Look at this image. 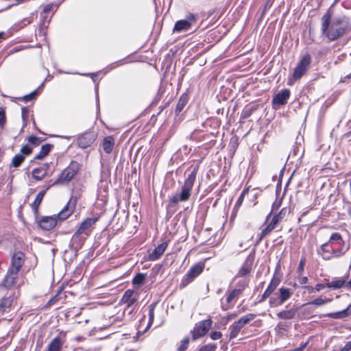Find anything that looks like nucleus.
<instances>
[{"mask_svg": "<svg viewBox=\"0 0 351 351\" xmlns=\"http://www.w3.org/2000/svg\"><path fill=\"white\" fill-rule=\"evenodd\" d=\"M7 290L3 287H0V297L1 299L0 300V313H3L8 311L12 304L13 298L11 294H6L4 295V292Z\"/></svg>", "mask_w": 351, "mask_h": 351, "instance_id": "nucleus-13", "label": "nucleus"}, {"mask_svg": "<svg viewBox=\"0 0 351 351\" xmlns=\"http://www.w3.org/2000/svg\"><path fill=\"white\" fill-rule=\"evenodd\" d=\"M63 343L64 341L60 336L56 337L51 341L45 351H62Z\"/></svg>", "mask_w": 351, "mask_h": 351, "instance_id": "nucleus-19", "label": "nucleus"}, {"mask_svg": "<svg viewBox=\"0 0 351 351\" xmlns=\"http://www.w3.org/2000/svg\"><path fill=\"white\" fill-rule=\"evenodd\" d=\"M217 348L215 344H207L201 347L197 351H215Z\"/></svg>", "mask_w": 351, "mask_h": 351, "instance_id": "nucleus-46", "label": "nucleus"}, {"mask_svg": "<svg viewBox=\"0 0 351 351\" xmlns=\"http://www.w3.org/2000/svg\"><path fill=\"white\" fill-rule=\"evenodd\" d=\"M210 337L213 340H217L222 337V333L219 331H214L210 333Z\"/></svg>", "mask_w": 351, "mask_h": 351, "instance_id": "nucleus-53", "label": "nucleus"}, {"mask_svg": "<svg viewBox=\"0 0 351 351\" xmlns=\"http://www.w3.org/2000/svg\"><path fill=\"white\" fill-rule=\"evenodd\" d=\"M308 282V278L306 276L301 277L299 278V282L301 285H305Z\"/></svg>", "mask_w": 351, "mask_h": 351, "instance_id": "nucleus-62", "label": "nucleus"}, {"mask_svg": "<svg viewBox=\"0 0 351 351\" xmlns=\"http://www.w3.org/2000/svg\"><path fill=\"white\" fill-rule=\"evenodd\" d=\"M123 64V60H119V61H117V62H114L113 63H112L111 64H110L107 69H108L109 70H112L120 65H122Z\"/></svg>", "mask_w": 351, "mask_h": 351, "instance_id": "nucleus-56", "label": "nucleus"}, {"mask_svg": "<svg viewBox=\"0 0 351 351\" xmlns=\"http://www.w3.org/2000/svg\"><path fill=\"white\" fill-rule=\"evenodd\" d=\"M5 110L3 108L0 107V126H3L5 123Z\"/></svg>", "mask_w": 351, "mask_h": 351, "instance_id": "nucleus-52", "label": "nucleus"}, {"mask_svg": "<svg viewBox=\"0 0 351 351\" xmlns=\"http://www.w3.org/2000/svg\"><path fill=\"white\" fill-rule=\"evenodd\" d=\"M188 103V97L187 95H182L178 104H177V106H176V112L177 114H179L180 112H182V110L184 109V108L185 107V106L186 105V104Z\"/></svg>", "mask_w": 351, "mask_h": 351, "instance_id": "nucleus-31", "label": "nucleus"}, {"mask_svg": "<svg viewBox=\"0 0 351 351\" xmlns=\"http://www.w3.org/2000/svg\"><path fill=\"white\" fill-rule=\"evenodd\" d=\"M52 145L51 144H45L43 145L40 152L36 155L34 157L35 160H42L51 151Z\"/></svg>", "mask_w": 351, "mask_h": 351, "instance_id": "nucleus-28", "label": "nucleus"}, {"mask_svg": "<svg viewBox=\"0 0 351 351\" xmlns=\"http://www.w3.org/2000/svg\"><path fill=\"white\" fill-rule=\"evenodd\" d=\"M305 263H306V258L303 256L300 258V263H299V265H298V267L297 269L299 274H302L303 273V271L304 270Z\"/></svg>", "mask_w": 351, "mask_h": 351, "instance_id": "nucleus-45", "label": "nucleus"}, {"mask_svg": "<svg viewBox=\"0 0 351 351\" xmlns=\"http://www.w3.org/2000/svg\"><path fill=\"white\" fill-rule=\"evenodd\" d=\"M280 282V280L278 278L273 277L265 290L271 294L279 285Z\"/></svg>", "mask_w": 351, "mask_h": 351, "instance_id": "nucleus-37", "label": "nucleus"}, {"mask_svg": "<svg viewBox=\"0 0 351 351\" xmlns=\"http://www.w3.org/2000/svg\"><path fill=\"white\" fill-rule=\"evenodd\" d=\"M51 184H49L45 190H43L38 193L37 196L36 197V199H34V202L32 204V209L36 212L38 210V208L42 202V200L45 195L46 191L51 186Z\"/></svg>", "mask_w": 351, "mask_h": 351, "instance_id": "nucleus-25", "label": "nucleus"}, {"mask_svg": "<svg viewBox=\"0 0 351 351\" xmlns=\"http://www.w3.org/2000/svg\"><path fill=\"white\" fill-rule=\"evenodd\" d=\"M296 314V310L291 308L289 310L281 311L277 313V317L282 319H291L294 318Z\"/></svg>", "mask_w": 351, "mask_h": 351, "instance_id": "nucleus-27", "label": "nucleus"}, {"mask_svg": "<svg viewBox=\"0 0 351 351\" xmlns=\"http://www.w3.org/2000/svg\"><path fill=\"white\" fill-rule=\"evenodd\" d=\"M168 243L165 241L160 245H158L152 253L149 254L148 259L151 261H155L159 259L161 256L164 254L165 251L167 247Z\"/></svg>", "mask_w": 351, "mask_h": 351, "instance_id": "nucleus-17", "label": "nucleus"}, {"mask_svg": "<svg viewBox=\"0 0 351 351\" xmlns=\"http://www.w3.org/2000/svg\"><path fill=\"white\" fill-rule=\"evenodd\" d=\"M189 337H184L180 343V345L178 346L177 348V351H185L189 346Z\"/></svg>", "mask_w": 351, "mask_h": 351, "instance_id": "nucleus-43", "label": "nucleus"}, {"mask_svg": "<svg viewBox=\"0 0 351 351\" xmlns=\"http://www.w3.org/2000/svg\"><path fill=\"white\" fill-rule=\"evenodd\" d=\"M291 92L289 89H284L279 91L272 99V104L274 107L284 106L289 99Z\"/></svg>", "mask_w": 351, "mask_h": 351, "instance_id": "nucleus-15", "label": "nucleus"}, {"mask_svg": "<svg viewBox=\"0 0 351 351\" xmlns=\"http://www.w3.org/2000/svg\"><path fill=\"white\" fill-rule=\"evenodd\" d=\"M145 280V274L142 273L137 274L132 279L134 286H141Z\"/></svg>", "mask_w": 351, "mask_h": 351, "instance_id": "nucleus-39", "label": "nucleus"}, {"mask_svg": "<svg viewBox=\"0 0 351 351\" xmlns=\"http://www.w3.org/2000/svg\"><path fill=\"white\" fill-rule=\"evenodd\" d=\"M256 317V315L254 313H248L241 317L239 320H237V322L241 326L243 327L246 324H249L251 321H252Z\"/></svg>", "mask_w": 351, "mask_h": 351, "instance_id": "nucleus-33", "label": "nucleus"}, {"mask_svg": "<svg viewBox=\"0 0 351 351\" xmlns=\"http://www.w3.org/2000/svg\"><path fill=\"white\" fill-rule=\"evenodd\" d=\"M282 201L276 199L272 204L271 212L276 211L281 206Z\"/></svg>", "mask_w": 351, "mask_h": 351, "instance_id": "nucleus-55", "label": "nucleus"}, {"mask_svg": "<svg viewBox=\"0 0 351 351\" xmlns=\"http://www.w3.org/2000/svg\"><path fill=\"white\" fill-rule=\"evenodd\" d=\"M276 224L271 221V222L265 227L261 233V239L266 237L267 234H269L276 227Z\"/></svg>", "mask_w": 351, "mask_h": 351, "instance_id": "nucleus-41", "label": "nucleus"}, {"mask_svg": "<svg viewBox=\"0 0 351 351\" xmlns=\"http://www.w3.org/2000/svg\"><path fill=\"white\" fill-rule=\"evenodd\" d=\"M72 212L73 210L69 208L68 204L57 215L43 217L39 221V226L44 230H51L56 226L58 219L65 220L71 215Z\"/></svg>", "mask_w": 351, "mask_h": 351, "instance_id": "nucleus-4", "label": "nucleus"}, {"mask_svg": "<svg viewBox=\"0 0 351 351\" xmlns=\"http://www.w3.org/2000/svg\"><path fill=\"white\" fill-rule=\"evenodd\" d=\"M254 263V256L249 255L246 259L245 263L243 264L241 267L239 269L238 274L236 276L237 277H245L248 275L252 269V265Z\"/></svg>", "mask_w": 351, "mask_h": 351, "instance_id": "nucleus-16", "label": "nucleus"}, {"mask_svg": "<svg viewBox=\"0 0 351 351\" xmlns=\"http://www.w3.org/2000/svg\"><path fill=\"white\" fill-rule=\"evenodd\" d=\"M326 286V285L322 284V283H317L315 286V290L317 291H319L321 289H324Z\"/></svg>", "mask_w": 351, "mask_h": 351, "instance_id": "nucleus-61", "label": "nucleus"}, {"mask_svg": "<svg viewBox=\"0 0 351 351\" xmlns=\"http://www.w3.org/2000/svg\"><path fill=\"white\" fill-rule=\"evenodd\" d=\"M197 16L194 14H189L186 16L185 21H188L190 22V25L192 26L193 23L197 21Z\"/></svg>", "mask_w": 351, "mask_h": 351, "instance_id": "nucleus-48", "label": "nucleus"}, {"mask_svg": "<svg viewBox=\"0 0 351 351\" xmlns=\"http://www.w3.org/2000/svg\"><path fill=\"white\" fill-rule=\"evenodd\" d=\"M60 3L61 2H53L48 3L43 7V10L42 12H44V14H47L49 12H52L53 14H54L57 11Z\"/></svg>", "mask_w": 351, "mask_h": 351, "instance_id": "nucleus-30", "label": "nucleus"}, {"mask_svg": "<svg viewBox=\"0 0 351 351\" xmlns=\"http://www.w3.org/2000/svg\"><path fill=\"white\" fill-rule=\"evenodd\" d=\"M328 243H338L342 245V247L345 244V241L343 240V238L340 233L339 232H333L328 241Z\"/></svg>", "mask_w": 351, "mask_h": 351, "instance_id": "nucleus-32", "label": "nucleus"}, {"mask_svg": "<svg viewBox=\"0 0 351 351\" xmlns=\"http://www.w3.org/2000/svg\"><path fill=\"white\" fill-rule=\"evenodd\" d=\"M191 26L190 25V22L188 21L180 20L178 21L174 25L173 32H180L182 31H187L190 29Z\"/></svg>", "mask_w": 351, "mask_h": 351, "instance_id": "nucleus-24", "label": "nucleus"}, {"mask_svg": "<svg viewBox=\"0 0 351 351\" xmlns=\"http://www.w3.org/2000/svg\"><path fill=\"white\" fill-rule=\"evenodd\" d=\"M293 295V291L289 288L280 287L277 293H275L269 300V305L271 308L278 307L282 305L289 300Z\"/></svg>", "mask_w": 351, "mask_h": 351, "instance_id": "nucleus-7", "label": "nucleus"}, {"mask_svg": "<svg viewBox=\"0 0 351 351\" xmlns=\"http://www.w3.org/2000/svg\"><path fill=\"white\" fill-rule=\"evenodd\" d=\"M199 169V165H195L190 173L188 174L185 179L181 189L178 193H175L170 198V202L176 205L179 202H186L189 199L191 195V191L196 180L197 173Z\"/></svg>", "mask_w": 351, "mask_h": 351, "instance_id": "nucleus-2", "label": "nucleus"}, {"mask_svg": "<svg viewBox=\"0 0 351 351\" xmlns=\"http://www.w3.org/2000/svg\"><path fill=\"white\" fill-rule=\"evenodd\" d=\"M51 16H49L47 14H44V12H42L40 13V27L42 29L47 28L51 21Z\"/></svg>", "mask_w": 351, "mask_h": 351, "instance_id": "nucleus-36", "label": "nucleus"}, {"mask_svg": "<svg viewBox=\"0 0 351 351\" xmlns=\"http://www.w3.org/2000/svg\"><path fill=\"white\" fill-rule=\"evenodd\" d=\"M12 36V34L10 31L8 32H0V43L3 40L8 39Z\"/></svg>", "mask_w": 351, "mask_h": 351, "instance_id": "nucleus-50", "label": "nucleus"}, {"mask_svg": "<svg viewBox=\"0 0 351 351\" xmlns=\"http://www.w3.org/2000/svg\"><path fill=\"white\" fill-rule=\"evenodd\" d=\"M213 321L210 319L200 321L195 324L191 331L193 340H196L204 336L212 326Z\"/></svg>", "mask_w": 351, "mask_h": 351, "instance_id": "nucleus-10", "label": "nucleus"}, {"mask_svg": "<svg viewBox=\"0 0 351 351\" xmlns=\"http://www.w3.org/2000/svg\"><path fill=\"white\" fill-rule=\"evenodd\" d=\"M287 212L288 209L287 208H282L281 210L277 215H275L273 217L271 221L277 225L285 217Z\"/></svg>", "mask_w": 351, "mask_h": 351, "instance_id": "nucleus-35", "label": "nucleus"}, {"mask_svg": "<svg viewBox=\"0 0 351 351\" xmlns=\"http://www.w3.org/2000/svg\"><path fill=\"white\" fill-rule=\"evenodd\" d=\"M31 153L32 148L28 145H25L21 148V152L19 154H22L25 156L29 155Z\"/></svg>", "mask_w": 351, "mask_h": 351, "instance_id": "nucleus-47", "label": "nucleus"}, {"mask_svg": "<svg viewBox=\"0 0 351 351\" xmlns=\"http://www.w3.org/2000/svg\"><path fill=\"white\" fill-rule=\"evenodd\" d=\"M240 294L241 293L235 289L230 291L227 295L226 303L222 305V309L223 311H226L232 308L233 306V304H232L233 300L238 298Z\"/></svg>", "mask_w": 351, "mask_h": 351, "instance_id": "nucleus-21", "label": "nucleus"}, {"mask_svg": "<svg viewBox=\"0 0 351 351\" xmlns=\"http://www.w3.org/2000/svg\"><path fill=\"white\" fill-rule=\"evenodd\" d=\"M348 248L344 250L343 247H341L337 250H334L329 245L328 242L322 244L317 249V254L320 255L323 259L328 261L332 257H340L345 254Z\"/></svg>", "mask_w": 351, "mask_h": 351, "instance_id": "nucleus-8", "label": "nucleus"}, {"mask_svg": "<svg viewBox=\"0 0 351 351\" xmlns=\"http://www.w3.org/2000/svg\"><path fill=\"white\" fill-rule=\"evenodd\" d=\"M31 23V21L28 19H25L21 21V23H23V25L21 27L25 26L27 24H29Z\"/></svg>", "mask_w": 351, "mask_h": 351, "instance_id": "nucleus-64", "label": "nucleus"}, {"mask_svg": "<svg viewBox=\"0 0 351 351\" xmlns=\"http://www.w3.org/2000/svg\"><path fill=\"white\" fill-rule=\"evenodd\" d=\"M331 15L326 13L322 18V32L330 40H335L342 36L345 32L350 29L349 18L346 16L335 18L330 25Z\"/></svg>", "mask_w": 351, "mask_h": 351, "instance_id": "nucleus-1", "label": "nucleus"}, {"mask_svg": "<svg viewBox=\"0 0 351 351\" xmlns=\"http://www.w3.org/2000/svg\"><path fill=\"white\" fill-rule=\"evenodd\" d=\"M347 280L346 277L334 278L330 282L326 284L328 288L337 289L342 287L346 288Z\"/></svg>", "mask_w": 351, "mask_h": 351, "instance_id": "nucleus-18", "label": "nucleus"}, {"mask_svg": "<svg viewBox=\"0 0 351 351\" xmlns=\"http://www.w3.org/2000/svg\"><path fill=\"white\" fill-rule=\"evenodd\" d=\"M248 282L249 280L247 278L241 279L236 283L234 289L241 293L248 286Z\"/></svg>", "mask_w": 351, "mask_h": 351, "instance_id": "nucleus-38", "label": "nucleus"}, {"mask_svg": "<svg viewBox=\"0 0 351 351\" xmlns=\"http://www.w3.org/2000/svg\"><path fill=\"white\" fill-rule=\"evenodd\" d=\"M311 63V56L308 53L304 54L300 61L298 62L297 66L294 69L293 73L292 74V77L289 79L288 84H292V80H300L308 71Z\"/></svg>", "mask_w": 351, "mask_h": 351, "instance_id": "nucleus-6", "label": "nucleus"}, {"mask_svg": "<svg viewBox=\"0 0 351 351\" xmlns=\"http://www.w3.org/2000/svg\"><path fill=\"white\" fill-rule=\"evenodd\" d=\"M332 301V298H327L326 297H318L315 299H314L313 300L308 302L306 304L307 305H315L316 306H324L329 302H330Z\"/></svg>", "mask_w": 351, "mask_h": 351, "instance_id": "nucleus-29", "label": "nucleus"}, {"mask_svg": "<svg viewBox=\"0 0 351 351\" xmlns=\"http://www.w3.org/2000/svg\"><path fill=\"white\" fill-rule=\"evenodd\" d=\"M271 295V294L270 293H269L267 291L265 290L261 298L260 302L265 301Z\"/></svg>", "mask_w": 351, "mask_h": 351, "instance_id": "nucleus-58", "label": "nucleus"}, {"mask_svg": "<svg viewBox=\"0 0 351 351\" xmlns=\"http://www.w3.org/2000/svg\"><path fill=\"white\" fill-rule=\"evenodd\" d=\"M287 326H287V323L280 322L277 324L276 329L278 332L285 331L287 329Z\"/></svg>", "mask_w": 351, "mask_h": 351, "instance_id": "nucleus-49", "label": "nucleus"}, {"mask_svg": "<svg viewBox=\"0 0 351 351\" xmlns=\"http://www.w3.org/2000/svg\"><path fill=\"white\" fill-rule=\"evenodd\" d=\"M95 139L96 135L94 132H85L78 137L77 145L80 147L85 149L90 147L95 142Z\"/></svg>", "mask_w": 351, "mask_h": 351, "instance_id": "nucleus-14", "label": "nucleus"}, {"mask_svg": "<svg viewBox=\"0 0 351 351\" xmlns=\"http://www.w3.org/2000/svg\"><path fill=\"white\" fill-rule=\"evenodd\" d=\"M139 298V293L138 291L133 289L126 290L121 300V303L126 304L127 307L130 308L135 305Z\"/></svg>", "mask_w": 351, "mask_h": 351, "instance_id": "nucleus-12", "label": "nucleus"}, {"mask_svg": "<svg viewBox=\"0 0 351 351\" xmlns=\"http://www.w3.org/2000/svg\"><path fill=\"white\" fill-rule=\"evenodd\" d=\"M80 168V165L77 161H71L69 165L66 167L58 176V179L51 185L58 184H66L69 182L77 174Z\"/></svg>", "mask_w": 351, "mask_h": 351, "instance_id": "nucleus-5", "label": "nucleus"}, {"mask_svg": "<svg viewBox=\"0 0 351 351\" xmlns=\"http://www.w3.org/2000/svg\"><path fill=\"white\" fill-rule=\"evenodd\" d=\"M351 315V304L346 308L339 312L327 313L326 316L333 319H343Z\"/></svg>", "mask_w": 351, "mask_h": 351, "instance_id": "nucleus-22", "label": "nucleus"}, {"mask_svg": "<svg viewBox=\"0 0 351 351\" xmlns=\"http://www.w3.org/2000/svg\"><path fill=\"white\" fill-rule=\"evenodd\" d=\"M156 304H152L149 306V322L152 323L154 318V308H155Z\"/></svg>", "mask_w": 351, "mask_h": 351, "instance_id": "nucleus-44", "label": "nucleus"}, {"mask_svg": "<svg viewBox=\"0 0 351 351\" xmlns=\"http://www.w3.org/2000/svg\"><path fill=\"white\" fill-rule=\"evenodd\" d=\"M304 289L307 290L309 293H313L315 291V287H313L311 286H304Z\"/></svg>", "mask_w": 351, "mask_h": 351, "instance_id": "nucleus-63", "label": "nucleus"}, {"mask_svg": "<svg viewBox=\"0 0 351 351\" xmlns=\"http://www.w3.org/2000/svg\"><path fill=\"white\" fill-rule=\"evenodd\" d=\"M27 140L30 143L35 145H38L40 142L39 138L35 136H29Z\"/></svg>", "mask_w": 351, "mask_h": 351, "instance_id": "nucleus-54", "label": "nucleus"}, {"mask_svg": "<svg viewBox=\"0 0 351 351\" xmlns=\"http://www.w3.org/2000/svg\"><path fill=\"white\" fill-rule=\"evenodd\" d=\"M344 351H350L351 350V341H349L346 343V344L343 346Z\"/></svg>", "mask_w": 351, "mask_h": 351, "instance_id": "nucleus-60", "label": "nucleus"}, {"mask_svg": "<svg viewBox=\"0 0 351 351\" xmlns=\"http://www.w3.org/2000/svg\"><path fill=\"white\" fill-rule=\"evenodd\" d=\"M108 187L107 183L101 181L99 185V192L101 193L102 191H104L105 193H106L108 192Z\"/></svg>", "mask_w": 351, "mask_h": 351, "instance_id": "nucleus-51", "label": "nucleus"}, {"mask_svg": "<svg viewBox=\"0 0 351 351\" xmlns=\"http://www.w3.org/2000/svg\"><path fill=\"white\" fill-rule=\"evenodd\" d=\"M243 326H241L238 322H234L232 324H231L229 327L230 330V335H229V339H233L236 338L239 333L240 332L241 330L242 329Z\"/></svg>", "mask_w": 351, "mask_h": 351, "instance_id": "nucleus-26", "label": "nucleus"}, {"mask_svg": "<svg viewBox=\"0 0 351 351\" xmlns=\"http://www.w3.org/2000/svg\"><path fill=\"white\" fill-rule=\"evenodd\" d=\"M255 109L256 108L254 107H245L241 112V119H246L249 118L254 112Z\"/></svg>", "mask_w": 351, "mask_h": 351, "instance_id": "nucleus-42", "label": "nucleus"}, {"mask_svg": "<svg viewBox=\"0 0 351 351\" xmlns=\"http://www.w3.org/2000/svg\"><path fill=\"white\" fill-rule=\"evenodd\" d=\"M203 269L204 265L199 263L192 266L183 276L180 284V287L184 288L193 282L203 271Z\"/></svg>", "mask_w": 351, "mask_h": 351, "instance_id": "nucleus-11", "label": "nucleus"}, {"mask_svg": "<svg viewBox=\"0 0 351 351\" xmlns=\"http://www.w3.org/2000/svg\"><path fill=\"white\" fill-rule=\"evenodd\" d=\"M25 156L22 154H16L12 160V165L14 167H19L25 160Z\"/></svg>", "mask_w": 351, "mask_h": 351, "instance_id": "nucleus-40", "label": "nucleus"}, {"mask_svg": "<svg viewBox=\"0 0 351 351\" xmlns=\"http://www.w3.org/2000/svg\"><path fill=\"white\" fill-rule=\"evenodd\" d=\"M98 217H88L84 220L77 230L73 235L72 240L75 241L80 237L84 236V238L88 237L93 230V226L97 221Z\"/></svg>", "mask_w": 351, "mask_h": 351, "instance_id": "nucleus-9", "label": "nucleus"}, {"mask_svg": "<svg viewBox=\"0 0 351 351\" xmlns=\"http://www.w3.org/2000/svg\"><path fill=\"white\" fill-rule=\"evenodd\" d=\"M24 254L21 252L14 253L12 257L11 265L4 279L6 287H12L15 284L17 274L23 264Z\"/></svg>", "mask_w": 351, "mask_h": 351, "instance_id": "nucleus-3", "label": "nucleus"}, {"mask_svg": "<svg viewBox=\"0 0 351 351\" xmlns=\"http://www.w3.org/2000/svg\"><path fill=\"white\" fill-rule=\"evenodd\" d=\"M43 86V83L37 89H36L31 93L25 95L23 97V100L25 102H29V101L33 100L41 92Z\"/></svg>", "mask_w": 351, "mask_h": 351, "instance_id": "nucleus-34", "label": "nucleus"}, {"mask_svg": "<svg viewBox=\"0 0 351 351\" xmlns=\"http://www.w3.org/2000/svg\"><path fill=\"white\" fill-rule=\"evenodd\" d=\"M244 197H243V195H240L236 202L235 206L239 207L242 204Z\"/></svg>", "mask_w": 351, "mask_h": 351, "instance_id": "nucleus-59", "label": "nucleus"}, {"mask_svg": "<svg viewBox=\"0 0 351 351\" xmlns=\"http://www.w3.org/2000/svg\"><path fill=\"white\" fill-rule=\"evenodd\" d=\"M114 146V139L112 136L105 137L102 142V148L106 154H110Z\"/></svg>", "mask_w": 351, "mask_h": 351, "instance_id": "nucleus-23", "label": "nucleus"}, {"mask_svg": "<svg viewBox=\"0 0 351 351\" xmlns=\"http://www.w3.org/2000/svg\"><path fill=\"white\" fill-rule=\"evenodd\" d=\"M28 113H29V110H28L27 108L23 107L21 108V114H22V117L23 119H25V118H27L28 117Z\"/></svg>", "mask_w": 351, "mask_h": 351, "instance_id": "nucleus-57", "label": "nucleus"}, {"mask_svg": "<svg viewBox=\"0 0 351 351\" xmlns=\"http://www.w3.org/2000/svg\"><path fill=\"white\" fill-rule=\"evenodd\" d=\"M49 164L46 163L43 167L35 168L32 171L33 178L36 180H41L47 176V168Z\"/></svg>", "mask_w": 351, "mask_h": 351, "instance_id": "nucleus-20", "label": "nucleus"}]
</instances>
